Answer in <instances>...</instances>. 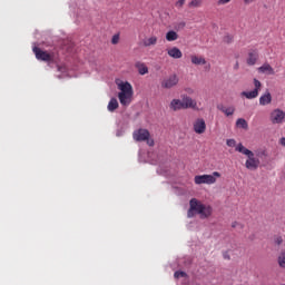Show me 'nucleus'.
Here are the masks:
<instances>
[{
	"label": "nucleus",
	"mask_w": 285,
	"mask_h": 285,
	"mask_svg": "<svg viewBox=\"0 0 285 285\" xmlns=\"http://www.w3.org/2000/svg\"><path fill=\"white\" fill-rule=\"evenodd\" d=\"M189 206H191V209H196L197 215H200V219H208L213 215V207L202 204L196 198L190 199Z\"/></svg>",
	"instance_id": "nucleus-1"
},
{
	"label": "nucleus",
	"mask_w": 285,
	"mask_h": 285,
	"mask_svg": "<svg viewBox=\"0 0 285 285\" xmlns=\"http://www.w3.org/2000/svg\"><path fill=\"white\" fill-rule=\"evenodd\" d=\"M219 177H222V174H219V171H214L212 175L205 174L195 176L194 181L197 186H202V184H207L208 186H210L213 184H216Z\"/></svg>",
	"instance_id": "nucleus-2"
},
{
	"label": "nucleus",
	"mask_w": 285,
	"mask_h": 285,
	"mask_svg": "<svg viewBox=\"0 0 285 285\" xmlns=\"http://www.w3.org/2000/svg\"><path fill=\"white\" fill-rule=\"evenodd\" d=\"M269 121L274 126H282V124H285V111L281 108L273 109L269 114Z\"/></svg>",
	"instance_id": "nucleus-3"
},
{
	"label": "nucleus",
	"mask_w": 285,
	"mask_h": 285,
	"mask_svg": "<svg viewBox=\"0 0 285 285\" xmlns=\"http://www.w3.org/2000/svg\"><path fill=\"white\" fill-rule=\"evenodd\" d=\"M132 137L135 141H147L149 146H155V140L150 139V131L147 129H138L134 131Z\"/></svg>",
	"instance_id": "nucleus-4"
},
{
	"label": "nucleus",
	"mask_w": 285,
	"mask_h": 285,
	"mask_svg": "<svg viewBox=\"0 0 285 285\" xmlns=\"http://www.w3.org/2000/svg\"><path fill=\"white\" fill-rule=\"evenodd\" d=\"M262 90V81L254 78V90L252 91H243L242 96L246 97V99H257L259 97V91Z\"/></svg>",
	"instance_id": "nucleus-5"
},
{
	"label": "nucleus",
	"mask_w": 285,
	"mask_h": 285,
	"mask_svg": "<svg viewBox=\"0 0 285 285\" xmlns=\"http://www.w3.org/2000/svg\"><path fill=\"white\" fill-rule=\"evenodd\" d=\"M179 83V76L177 73H173L169 77L165 78L160 86L161 88H165L166 90H170V88H175Z\"/></svg>",
	"instance_id": "nucleus-6"
},
{
	"label": "nucleus",
	"mask_w": 285,
	"mask_h": 285,
	"mask_svg": "<svg viewBox=\"0 0 285 285\" xmlns=\"http://www.w3.org/2000/svg\"><path fill=\"white\" fill-rule=\"evenodd\" d=\"M194 132L196 135H204L206 132V120L198 118L193 124Z\"/></svg>",
	"instance_id": "nucleus-7"
},
{
	"label": "nucleus",
	"mask_w": 285,
	"mask_h": 285,
	"mask_svg": "<svg viewBox=\"0 0 285 285\" xmlns=\"http://www.w3.org/2000/svg\"><path fill=\"white\" fill-rule=\"evenodd\" d=\"M118 90H120V92H118V95H135V91L132 90V85H130V82H128V81L119 82Z\"/></svg>",
	"instance_id": "nucleus-8"
},
{
	"label": "nucleus",
	"mask_w": 285,
	"mask_h": 285,
	"mask_svg": "<svg viewBox=\"0 0 285 285\" xmlns=\"http://www.w3.org/2000/svg\"><path fill=\"white\" fill-rule=\"evenodd\" d=\"M181 99H183L184 110H188V108H191L193 110H195L197 108V100L190 98V96L183 95Z\"/></svg>",
	"instance_id": "nucleus-9"
},
{
	"label": "nucleus",
	"mask_w": 285,
	"mask_h": 285,
	"mask_svg": "<svg viewBox=\"0 0 285 285\" xmlns=\"http://www.w3.org/2000/svg\"><path fill=\"white\" fill-rule=\"evenodd\" d=\"M32 50L38 61H50L51 56L47 51L40 50L39 47H33Z\"/></svg>",
	"instance_id": "nucleus-10"
},
{
	"label": "nucleus",
	"mask_w": 285,
	"mask_h": 285,
	"mask_svg": "<svg viewBox=\"0 0 285 285\" xmlns=\"http://www.w3.org/2000/svg\"><path fill=\"white\" fill-rule=\"evenodd\" d=\"M247 170H257L259 168V159L255 158V154L248 156V159L245 163Z\"/></svg>",
	"instance_id": "nucleus-11"
},
{
	"label": "nucleus",
	"mask_w": 285,
	"mask_h": 285,
	"mask_svg": "<svg viewBox=\"0 0 285 285\" xmlns=\"http://www.w3.org/2000/svg\"><path fill=\"white\" fill-rule=\"evenodd\" d=\"M257 71L261 75H268V76L275 75V69L268 62H265L261 67H258Z\"/></svg>",
	"instance_id": "nucleus-12"
},
{
	"label": "nucleus",
	"mask_w": 285,
	"mask_h": 285,
	"mask_svg": "<svg viewBox=\"0 0 285 285\" xmlns=\"http://www.w3.org/2000/svg\"><path fill=\"white\" fill-rule=\"evenodd\" d=\"M273 104V96L271 95V91L266 90L261 97H259V106H268Z\"/></svg>",
	"instance_id": "nucleus-13"
},
{
	"label": "nucleus",
	"mask_w": 285,
	"mask_h": 285,
	"mask_svg": "<svg viewBox=\"0 0 285 285\" xmlns=\"http://www.w3.org/2000/svg\"><path fill=\"white\" fill-rule=\"evenodd\" d=\"M218 110L223 112L226 117H233L235 115V106H224V105H218L217 106Z\"/></svg>",
	"instance_id": "nucleus-14"
},
{
	"label": "nucleus",
	"mask_w": 285,
	"mask_h": 285,
	"mask_svg": "<svg viewBox=\"0 0 285 285\" xmlns=\"http://www.w3.org/2000/svg\"><path fill=\"white\" fill-rule=\"evenodd\" d=\"M132 95L134 94H118V99L121 106H128L129 104H132Z\"/></svg>",
	"instance_id": "nucleus-15"
},
{
	"label": "nucleus",
	"mask_w": 285,
	"mask_h": 285,
	"mask_svg": "<svg viewBox=\"0 0 285 285\" xmlns=\"http://www.w3.org/2000/svg\"><path fill=\"white\" fill-rule=\"evenodd\" d=\"M170 110L177 112V110H184V100L181 99H173L169 104Z\"/></svg>",
	"instance_id": "nucleus-16"
},
{
	"label": "nucleus",
	"mask_w": 285,
	"mask_h": 285,
	"mask_svg": "<svg viewBox=\"0 0 285 285\" xmlns=\"http://www.w3.org/2000/svg\"><path fill=\"white\" fill-rule=\"evenodd\" d=\"M167 55H169L171 59H181V57H184V53H181V50L177 47L167 50Z\"/></svg>",
	"instance_id": "nucleus-17"
},
{
	"label": "nucleus",
	"mask_w": 285,
	"mask_h": 285,
	"mask_svg": "<svg viewBox=\"0 0 285 285\" xmlns=\"http://www.w3.org/2000/svg\"><path fill=\"white\" fill-rule=\"evenodd\" d=\"M158 38L157 36H151L149 38L142 39V46L145 48H150V46H157Z\"/></svg>",
	"instance_id": "nucleus-18"
},
{
	"label": "nucleus",
	"mask_w": 285,
	"mask_h": 285,
	"mask_svg": "<svg viewBox=\"0 0 285 285\" xmlns=\"http://www.w3.org/2000/svg\"><path fill=\"white\" fill-rule=\"evenodd\" d=\"M190 59H191V63L194 66H206L207 61H206V58L202 57V56H190Z\"/></svg>",
	"instance_id": "nucleus-19"
},
{
	"label": "nucleus",
	"mask_w": 285,
	"mask_h": 285,
	"mask_svg": "<svg viewBox=\"0 0 285 285\" xmlns=\"http://www.w3.org/2000/svg\"><path fill=\"white\" fill-rule=\"evenodd\" d=\"M258 57H259V55H257V51L249 52L248 58H247V65L255 66V63H257Z\"/></svg>",
	"instance_id": "nucleus-20"
},
{
	"label": "nucleus",
	"mask_w": 285,
	"mask_h": 285,
	"mask_svg": "<svg viewBox=\"0 0 285 285\" xmlns=\"http://www.w3.org/2000/svg\"><path fill=\"white\" fill-rule=\"evenodd\" d=\"M135 68H137L139 75H148V67L146 66V63L137 61L135 63Z\"/></svg>",
	"instance_id": "nucleus-21"
},
{
	"label": "nucleus",
	"mask_w": 285,
	"mask_h": 285,
	"mask_svg": "<svg viewBox=\"0 0 285 285\" xmlns=\"http://www.w3.org/2000/svg\"><path fill=\"white\" fill-rule=\"evenodd\" d=\"M117 108H119V101H117V98H111L107 106V110L109 112H115V110H117Z\"/></svg>",
	"instance_id": "nucleus-22"
},
{
	"label": "nucleus",
	"mask_w": 285,
	"mask_h": 285,
	"mask_svg": "<svg viewBox=\"0 0 285 285\" xmlns=\"http://www.w3.org/2000/svg\"><path fill=\"white\" fill-rule=\"evenodd\" d=\"M236 150L237 153H242V155H246L247 157L253 156V151H250V149H247L246 147H244V145L238 144L236 146Z\"/></svg>",
	"instance_id": "nucleus-23"
},
{
	"label": "nucleus",
	"mask_w": 285,
	"mask_h": 285,
	"mask_svg": "<svg viewBox=\"0 0 285 285\" xmlns=\"http://www.w3.org/2000/svg\"><path fill=\"white\" fill-rule=\"evenodd\" d=\"M236 128H242L243 130H248V121L244 118H238L236 120Z\"/></svg>",
	"instance_id": "nucleus-24"
},
{
	"label": "nucleus",
	"mask_w": 285,
	"mask_h": 285,
	"mask_svg": "<svg viewBox=\"0 0 285 285\" xmlns=\"http://www.w3.org/2000/svg\"><path fill=\"white\" fill-rule=\"evenodd\" d=\"M178 39H179V35H177L176 31L170 30L166 33L167 41H177Z\"/></svg>",
	"instance_id": "nucleus-25"
},
{
	"label": "nucleus",
	"mask_w": 285,
	"mask_h": 285,
	"mask_svg": "<svg viewBox=\"0 0 285 285\" xmlns=\"http://www.w3.org/2000/svg\"><path fill=\"white\" fill-rule=\"evenodd\" d=\"M278 266L285 268V250L281 252L278 256Z\"/></svg>",
	"instance_id": "nucleus-26"
},
{
	"label": "nucleus",
	"mask_w": 285,
	"mask_h": 285,
	"mask_svg": "<svg viewBox=\"0 0 285 285\" xmlns=\"http://www.w3.org/2000/svg\"><path fill=\"white\" fill-rule=\"evenodd\" d=\"M202 6V0H191L189 2V8H199Z\"/></svg>",
	"instance_id": "nucleus-27"
},
{
	"label": "nucleus",
	"mask_w": 285,
	"mask_h": 285,
	"mask_svg": "<svg viewBox=\"0 0 285 285\" xmlns=\"http://www.w3.org/2000/svg\"><path fill=\"white\" fill-rule=\"evenodd\" d=\"M226 145L229 148H235V146H237V141H235V139H227Z\"/></svg>",
	"instance_id": "nucleus-28"
},
{
	"label": "nucleus",
	"mask_w": 285,
	"mask_h": 285,
	"mask_svg": "<svg viewBox=\"0 0 285 285\" xmlns=\"http://www.w3.org/2000/svg\"><path fill=\"white\" fill-rule=\"evenodd\" d=\"M190 208L189 210L187 212V217H195V213H197V209H193V205H189Z\"/></svg>",
	"instance_id": "nucleus-29"
},
{
	"label": "nucleus",
	"mask_w": 285,
	"mask_h": 285,
	"mask_svg": "<svg viewBox=\"0 0 285 285\" xmlns=\"http://www.w3.org/2000/svg\"><path fill=\"white\" fill-rule=\"evenodd\" d=\"M185 3H186V0H178L175 6L178 10H181Z\"/></svg>",
	"instance_id": "nucleus-30"
},
{
	"label": "nucleus",
	"mask_w": 285,
	"mask_h": 285,
	"mask_svg": "<svg viewBox=\"0 0 285 285\" xmlns=\"http://www.w3.org/2000/svg\"><path fill=\"white\" fill-rule=\"evenodd\" d=\"M224 43H233V36L227 35L223 38Z\"/></svg>",
	"instance_id": "nucleus-31"
},
{
	"label": "nucleus",
	"mask_w": 285,
	"mask_h": 285,
	"mask_svg": "<svg viewBox=\"0 0 285 285\" xmlns=\"http://www.w3.org/2000/svg\"><path fill=\"white\" fill-rule=\"evenodd\" d=\"M232 228H238V230H242L244 228V225L238 222H234L232 224Z\"/></svg>",
	"instance_id": "nucleus-32"
},
{
	"label": "nucleus",
	"mask_w": 285,
	"mask_h": 285,
	"mask_svg": "<svg viewBox=\"0 0 285 285\" xmlns=\"http://www.w3.org/2000/svg\"><path fill=\"white\" fill-rule=\"evenodd\" d=\"M111 43L114 46H117V43H119V35H114L112 36Z\"/></svg>",
	"instance_id": "nucleus-33"
},
{
	"label": "nucleus",
	"mask_w": 285,
	"mask_h": 285,
	"mask_svg": "<svg viewBox=\"0 0 285 285\" xmlns=\"http://www.w3.org/2000/svg\"><path fill=\"white\" fill-rule=\"evenodd\" d=\"M58 72H62V73L68 72V67H66V65L58 66Z\"/></svg>",
	"instance_id": "nucleus-34"
},
{
	"label": "nucleus",
	"mask_w": 285,
	"mask_h": 285,
	"mask_svg": "<svg viewBox=\"0 0 285 285\" xmlns=\"http://www.w3.org/2000/svg\"><path fill=\"white\" fill-rule=\"evenodd\" d=\"M174 277L176 279H179V277H186L185 272H175Z\"/></svg>",
	"instance_id": "nucleus-35"
},
{
	"label": "nucleus",
	"mask_w": 285,
	"mask_h": 285,
	"mask_svg": "<svg viewBox=\"0 0 285 285\" xmlns=\"http://www.w3.org/2000/svg\"><path fill=\"white\" fill-rule=\"evenodd\" d=\"M226 3H230V0H218V6H226Z\"/></svg>",
	"instance_id": "nucleus-36"
},
{
	"label": "nucleus",
	"mask_w": 285,
	"mask_h": 285,
	"mask_svg": "<svg viewBox=\"0 0 285 285\" xmlns=\"http://www.w3.org/2000/svg\"><path fill=\"white\" fill-rule=\"evenodd\" d=\"M124 129H118L117 131H116V137H122L124 136Z\"/></svg>",
	"instance_id": "nucleus-37"
},
{
	"label": "nucleus",
	"mask_w": 285,
	"mask_h": 285,
	"mask_svg": "<svg viewBox=\"0 0 285 285\" xmlns=\"http://www.w3.org/2000/svg\"><path fill=\"white\" fill-rule=\"evenodd\" d=\"M284 240L282 239V237H276L275 238V244H277V246H279Z\"/></svg>",
	"instance_id": "nucleus-38"
},
{
	"label": "nucleus",
	"mask_w": 285,
	"mask_h": 285,
	"mask_svg": "<svg viewBox=\"0 0 285 285\" xmlns=\"http://www.w3.org/2000/svg\"><path fill=\"white\" fill-rule=\"evenodd\" d=\"M281 145L285 146V138H281Z\"/></svg>",
	"instance_id": "nucleus-39"
},
{
	"label": "nucleus",
	"mask_w": 285,
	"mask_h": 285,
	"mask_svg": "<svg viewBox=\"0 0 285 285\" xmlns=\"http://www.w3.org/2000/svg\"><path fill=\"white\" fill-rule=\"evenodd\" d=\"M245 1V3H253V1H255V0H244Z\"/></svg>",
	"instance_id": "nucleus-40"
},
{
	"label": "nucleus",
	"mask_w": 285,
	"mask_h": 285,
	"mask_svg": "<svg viewBox=\"0 0 285 285\" xmlns=\"http://www.w3.org/2000/svg\"><path fill=\"white\" fill-rule=\"evenodd\" d=\"M225 259H230V257H228L227 255H224Z\"/></svg>",
	"instance_id": "nucleus-41"
}]
</instances>
